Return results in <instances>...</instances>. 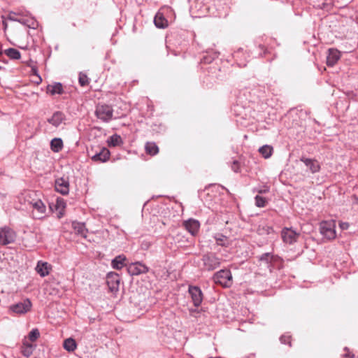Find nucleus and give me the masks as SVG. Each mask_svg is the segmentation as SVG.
Listing matches in <instances>:
<instances>
[{"mask_svg":"<svg viewBox=\"0 0 358 358\" xmlns=\"http://www.w3.org/2000/svg\"><path fill=\"white\" fill-rule=\"evenodd\" d=\"M300 236V233L292 228L285 227L281 231V238L283 243L292 245L296 243Z\"/></svg>","mask_w":358,"mask_h":358,"instance_id":"6","label":"nucleus"},{"mask_svg":"<svg viewBox=\"0 0 358 358\" xmlns=\"http://www.w3.org/2000/svg\"><path fill=\"white\" fill-rule=\"evenodd\" d=\"M73 228L77 234L81 235L83 237H86L87 229L84 224L73 223Z\"/></svg>","mask_w":358,"mask_h":358,"instance_id":"30","label":"nucleus"},{"mask_svg":"<svg viewBox=\"0 0 358 358\" xmlns=\"http://www.w3.org/2000/svg\"><path fill=\"white\" fill-rule=\"evenodd\" d=\"M78 80L81 86H86L89 84V78L85 73H80L79 74Z\"/></svg>","mask_w":358,"mask_h":358,"instance_id":"33","label":"nucleus"},{"mask_svg":"<svg viewBox=\"0 0 358 358\" xmlns=\"http://www.w3.org/2000/svg\"><path fill=\"white\" fill-rule=\"evenodd\" d=\"M273 148L272 146L265 145L259 149V153L266 159L269 158L273 153Z\"/></svg>","mask_w":358,"mask_h":358,"instance_id":"26","label":"nucleus"},{"mask_svg":"<svg viewBox=\"0 0 358 358\" xmlns=\"http://www.w3.org/2000/svg\"><path fill=\"white\" fill-rule=\"evenodd\" d=\"M183 226L192 235H195L199 229L200 224L194 219H189L183 222Z\"/></svg>","mask_w":358,"mask_h":358,"instance_id":"13","label":"nucleus"},{"mask_svg":"<svg viewBox=\"0 0 358 358\" xmlns=\"http://www.w3.org/2000/svg\"><path fill=\"white\" fill-rule=\"evenodd\" d=\"M266 201L264 197L260 196H255V204L257 207L262 208L266 206Z\"/></svg>","mask_w":358,"mask_h":358,"instance_id":"35","label":"nucleus"},{"mask_svg":"<svg viewBox=\"0 0 358 358\" xmlns=\"http://www.w3.org/2000/svg\"><path fill=\"white\" fill-rule=\"evenodd\" d=\"M40 336L39 331L37 329H34L31 331V332L29 334V338L31 341H36Z\"/></svg>","mask_w":358,"mask_h":358,"instance_id":"36","label":"nucleus"},{"mask_svg":"<svg viewBox=\"0 0 358 358\" xmlns=\"http://www.w3.org/2000/svg\"><path fill=\"white\" fill-rule=\"evenodd\" d=\"M204 268L208 271H213L217 268L220 262V259L213 254H207L202 258Z\"/></svg>","mask_w":358,"mask_h":358,"instance_id":"8","label":"nucleus"},{"mask_svg":"<svg viewBox=\"0 0 358 358\" xmlns=\"http://www.w3.org/2000/svg\"><path fill=\"white\" fill-rule=\"evenodd\" d=\"M341 53L336 49L331 48L329 50V54L327 57V64L333 66L340 59Z\"/></svg>","mask_w":358,"mask_h":358,"instance_id":"14","label":"nucleus"},{"mask_svg":"<svg viewBox=\"0 0 358 358\" xmlns=\"http://www.w3.org/2000/svg\"><path fill=\"white\" fill-rule=\"evenodd\" d=\"M154 22L155 26L158 28L164 29L168 26V21L160 13H157L155 15Z\"/></svg>","mask_w":358,"mask_h":358,"instance_id":"21","label":"nucleus"},{"mask_svg":"<svg viewBox=\"0 0 358 358\" xmlns=\"http://www.w3.org/2000/svg\"><path fill=\"white\" fill-rule=\"evenodd\" d=\"M272 258L273 256L270 253H265L261 256L260 260L268 262L272 259Z\"/></svg>","mask_w":358,"mask_h":358,"instance_id":"38","label":"nucleus"},{"mask_svg":"<svg viewBox=\"0 0 358 358\" xmlns=\"http://www.w3.org/2000/svg\"><path fill=\"white\" fill-rule=\"evenodd\" d=\"M108 143L109 146H117L122 143V138L120 136L115 134L110 137L108 141Z\"/></svg>","mask_w":358,"mask_h":358,"instance_id":"31","label":"nucleus"},{"mask_svg":"<svg viewBox=\"0 0 358 358\" xmlns=\"http://www.w3.org/2000/svg\"><path fill=\"white\" fill-rule=\"evenodd\" d=\"M19 47H20V48H22V49H25V48H26V47H22V46H20V45Z\"/></svg>","mask_w":358,"mask_h":358,"instance_id":"43","label":"nucleus"},{"mask_svg":"<svg viewBox=\"0 0 358 358\" xmlns=\"http://www.w3.org/2000/svg\"><path fill=\"white\" fill-rule=\"evenodd\" d=\"M113 110L111 106L106 104L98 105L96 108L95 115L104 122H108L113 119Z\"/></svg>","mask_w":358,"mask_h":358,"instance_id":"3","label":"nucleus"},{"mask_svg":"<svg viewBox=\"0 0 358 358\" xmlns=\"http://www.w3.org/2000/svg\"><path fill=\"white\" fill-rule=\"evenodd\" d=\"M280 341L283 344H288L289 346L291 345V336L289 335H282L280 338Z\"/></svg>","mask_w":358,"mask_h":358,"instance_id":"37","label":"nucleus"},{"mask_svg":"<svg viewBox=\"0 0 358 358\" xmlns=\"http://www.w3.org/2000/svg\"><path fill=\"white\" fill-rule=\"evenodd\" d=\"M33 352L31 345H24L22 349V353L24 356L29 357Z\"/></svg>","mask_w":358,"mask_h":358,"instance_id":"34","label":"nucleus"},{"mask_svg":"<svg viewBox=\"0 0 358 358\" xmlns=\"http://www.w3.org/2000/svg\"><path fill=\"white\" fill-rule=\"evenodd\" d=\"M273 232V227L268 226L266 224L259 225L257 229V233L259 235L270 234Z\"/></svg>","mask_w":358,"mask_h":358,"instance_id":"29","label":"nucleus"},{"mask_svg":"<svg viewBox=\"0 0 358 358\" xmlns=\"http://www.w3.org/2000/svg\"><path fill=\"white\" fill-rule=\"evenodd\" d=\"M301 161L303 162L307 167L309 168L311 173H315L320 171V166L319 162L313 159L306 158V157H301Z\"/></svg>","mask_w":358,"mask_h":358,"instance_id":"15","label":"nucleus"},{"mask_svg":"<svg viewBox=\"0 0 358 358\" xmlns=\"http://www.w3.org/2000/svg\"><path fill=\"white\" fill-rule=\"evenodd\" d=\"M57 208H64L65 207V203L63 199H57V204H56Z\"/></svg>","mask_w":358,"mask_h":358,"instance_id":"40","label":"nucleus"},{"mask_svg":"<svg viewBox=\"0 0 358 358\" xmlns=\"http://www.w3.org/2000/svg\"><path fill=\"white\" fill-rule=\"evenodd\" d=\"M55 189L62 194H67L69 192V180L64 178H57L55 180Z\"/></svg>","mask_w":358,"mask_h":358,"instance_id":"10","label":"nucleus"},{"mask_svg":"<svg viewBox=\"0 0 358 358\" xmlns=\"http://www.w3.org/2000/svg\"><path fill=\"white\" fill-rule=\"evenodd\" d=\"M25 202L32 208V216L36 219H41L46 215V206L43 202L36 197L34 192H28L24 196Z\"/></svg>","mask_w":358,"mask_h":358,"instance_id":"1","label":"nucleus"},{"mask_svg":"<svg viewBox=\"0 0 358 358\" xmlns=\"http://www.w3.org/2000/svg\"><path fill=\"white\" fill-rule=\"evenodd\" d=\"M51 269V266L47 262H38L36 268L37 273L41 276L48 275Z\"/></svg>","mask_w":358,"mask_h":358,"instance_id":"17","label":"nucleus"},{"mask_svg":"<svg viewBox=\"0 0 358 358\" xmlns=\"http://www.w3.org/2000/svg\"><path fill=\"white\" fill-rule=\"evenodd\" d=\"M2 69V67L0 66V70Z\"/></svg>","mask_w":358,"mask_h":358,"instance_id":"45","label":"nucleus"},{"mask_svg":"<svg viewBox=\"0 0 358 358\" xmlns=\"http://www.w3.org/2000/svg\"><path fill=\"white\" fill-rule=\"evenodd\" d=\"M145 149L146 153L150 155H155L159 152V148L154 142L146 143Z\"/></svg>","mask_w":358,"mask_h":358,"instance_id":"24","label":"nucleus"},{"mask_svg":"<svg viewBox=\"0 0 358 358\" xmlns=\"http://www.w3.org/2000/svg\"><path fill=\"white\" fill-rule=\"evenodd\" d=\"M107 284L109 289L113 292L117 291L120 284V277L115 273H110L107 275Z\"/></svg>","mask_w":358,"mask_h":358,"instance_id":"12","label":"nucleus"},{"mask_svg":"<svg viewBox=\"0 0 358 358\" xmlns=\"http://www.w3.org/2000/svg\"><path fill=\"white\" fill-rule=\"evenodd\" d=\"M110 157V152L106 148H102L99 152L95 154L92 157V159L94 162H105Z\"/></svg>","mask_w":358,"mask_h":358,"instance_id":"16","label":"nucleus"},{"mask_svg":"<svg viewBox=\"0 0 358 358\" xmlns=\"http://www.w3.org/2000/svg\"><path fill=\"white\" fill-rule=\"evenodd\" d=\"M16 233L8 227L0 228V245H6L15 242Z\"/></svg>","mask_w":358,"mask_h":358,"instance_id":"5","label":"nucleus"},{"mask_svg":"<svg viewBox=\"0 0 358 358\" xmlns=\"http://www.w3.org/2000/svg\"><path fill=\"white\" fill-rule=\"evenodd\" d=\"M339 225L342 230H346L349 227V224L348 222H341Z\"/></svg>","mask_w":358,"mask_h":358,"instance_id":"42","label":"nucleus"},{"mask_svg":"<svg viewBox=\"0 0 358 358\" xmlns=\"http://www.w3.org/2000/svg\"><path fill=\"white\" fill-rule=\"evenodd\" d=\"M189 292L192 299L194 305L199 306L203 300L202 292L201 289L197 287H189Z\"/></svg>","mask_w":358,"mask_h":358,"instance_id":"11","label":"nucleus"},{"mask_svg":"<svg viewBox=\"0 0 358 358\" xmlns=\"http://www.w3.org/2000/svg\"><path fill=\"white\" fill-rule=\"evenodd\" d=\"M47 92L51 95L61 94L63 92V87L59 83L49 85L47 87Z\"/></svg>","mask_w":358,"mask_h":358,"instance_id":"22","label":"nucleus"},{"mask_svg":"<svg viewBox=\"0 0 358 358\" xmlns=\"http://www.w3.org/2000/svg\"><path fill=\"white\" fill-rule=\"evenodd\" d=\"M64 348L69 352H73L76 348V341L73 338H67L64 342Z\"/></svg>","mask_w":358,"mask_h":358,"instance_id":"28","label":"nucleus"},{"mask_svg":"<svg viewBox=\"0 0 358 358\" xmlns=\"http://www.w3.org/2000/svg\"><path fill=\"white\" fill-rule=\"evenodd\" d=\"M2 55V52H1V51H0V55Z\"/></svg>","mask_w":358,"mask_h":358,"instance_id":"44","label":"nucleus"},{"mask_svg":"<svg viewBox=\"0 0 358 358\" xmlns=\"http://www.w3.org/2000/svg\"><path fill=\"white\" fill-rule=\"evenodd\" d=\"M64 119V115L61 112L55 113L52 116L48 119V122L55 127H58L62 124Z\"/></svg>","mask_w":358,"mask_h":358,"instance_id":"19","label":"nucleus"},{"mask_svg":"<svg viewBox=\"0 0 358 358\" xmlns=\"http://www.w3.org/2000/svg\"><path fill=\"white\" fill-rule=\"evenodd\" d=\"M217 244L222 246H227L229 244V239L222 234H217L215 237Z\"/></svg>","mask_w":358,"mask_h":358,"instance_id":"32","label":"nucleus"},{"mask_svg":"<svg viewBox=\"0 0 358 358\" xmlns=\"http://www.w3.org/2000/svg\"><path fill=\"white\" fill-rule=\"evenodd\" d=\"M31 302L29 299H26L22 301L11 305L9 310L19 315L25 314L30 311L31 308Z\"/></svg>","mask_w":358,"mask_h":358,"instance_id":"7","label":"nucleus"},{"mask_svg":"<svg viewBox=\"0 0 358 358\" xmlns=\"http://www.w3.org/2000/svg\"><path fill=\"white\" fill-rule=\"evenodd\" d=\"M213 280L215 283L223 287H229L232 284V275L229 270H220L214 274Z\"/></svg>","mask_w":358,"mask_h":358,"instance_id":"4","label":"nucleus"},{"mask_svg":"<svg viewBox=\"0 0 358 358\" xmlns=\"http://www.w3.org/2000/svg\"><path fill=\"white\" fill-rule=\"evenodd\" d=\"M17 13H10L9 15V18L12 20H14V21H17L23 24H25L27 26H28L30 28H34L35 27V25H36V22L31 19V20H22L21 18H18L17 17Z\"/></svg>","mask_w":358,"mask_h":358,"instance_id":"18","label":"nucleus"},{"mask_svg":"<svg viewBox=\"0 0 358 358\" xmlns=\"http://www.w3.org/2000/svg\"><path fill=\"white\" fill-rule=\"evenodd\" d=\"M127 271L131 275H137L145 273L148 271V268L143 264L137 262L129 265Z\"/></svg>","mask_w":358,"mask_h":358,"instance_id":"9","label":"nucleus"},{"mask_svg":"<svg viewBox=\"0 0 358 358\" xmlns=\"http://www.w3.org/2000/svg\"><path fill=\"white\" fill-rule=\"evenodd\" d=\"M4 53L12 59H19L21 57L20 52L14 48H8L4 50Z\"/></svg>","mask_w":358,"mask_h":358,"instance_id":"27","label":"nucleus"},{"mask_svg":"<svg viewBox=\"0 0 358 358\" xmlns=\"http://www.w3.org/2000/svg\"><path fill=\"white\" fill-rule=\"evenodd\" d=\"M231 168L234 170V171L238 172L239 171V168H240L238 162L237 161H234L233 162Z\"/></svg>","mask_w":358,"mask_h":358,"instance_id":"41","label":"nucleus"},{"mask_svg":"<svg viewBox=\"0 0 358 358\" xmlns=\"http://www.w3.org/2000/svg\"><path fill=\"white\" fill-rule=\"evenodd\" d=\"M126 260L127 258L124 255H119L112 261V266L117 270H120L125 265Z\"/></svg>","mask_w":358,"mask_h":358,"instance_id":"20","label":"nucleus"},{"mask_svg":"<svg viewBox=\"0 0 358 358\" xmlns=\"http://www.w3.org/2000/svg\"><path fill=\"white\" fill-rule=\"evenodd\" d=\"M320 233L329 240H333L336 237L334 220L322 222L320 224Z\"/></svg>","mask_w":358,"mask_h":358,"instance_id":"2","label":"nucleus"},{"mask_svg":"<svg viewBox=\"0 0 358 358\" xmlns=\"http://www.w3.org/2000/svg\"><path fill=\"white\" fill-rule=\"evenodd\" d=\"M344 350H345V353L343 355V358H354L355 357L354 354L350 352L347 348H345L344 349Z\"/></svg>","mask_w":358,"mask_h":358,"instance_id":"39","label":"nucleus"},{"mask_svg":"<svg viewBox=\"0 0 358 358\" xmlns=\"http://www.w3.org/2000/svg\"><path fill=\"white\" fill-rule=\"evenodd\" d=\"M21 36L20 31L17 29L10 30L8 35V40L14 45H16L13 41H17Z\"/></svg>","mask_w":358,"mask_h":358,"instance_id":"25","label":"nucleus"},{"mask_svg":"<svg viewBox=\"0 0 358 358\" xmlns=\"http://www.w3.org/2000/svg\"><path fill=\"white\" fill-rule=\"evenodd\" d=\"M50 148L55 152L61 151L63 148V141L59 138H55L50 142Z\"/></svg>","mask_w":358,"mask_h":358,"instance_id":"23","label":"nucleus"}]
</instances>
